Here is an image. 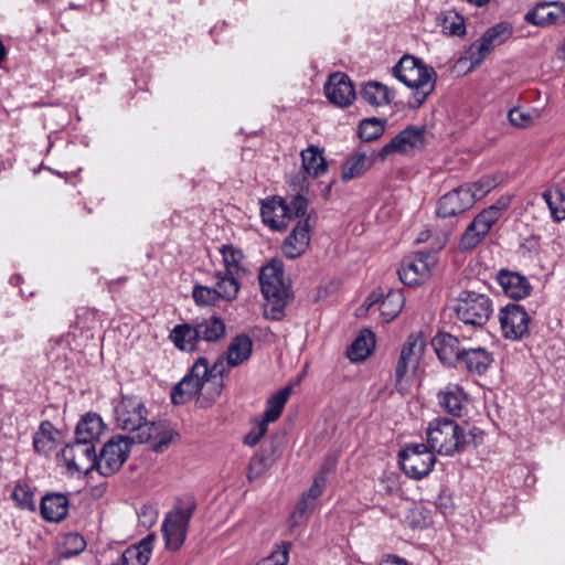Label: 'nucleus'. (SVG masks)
I'll list each match as a JSON object with an SVG mask.
<instances>
[{
	"instance_id": "nucleus-23",
	"label": "nucleus",
	"mask_w": 565,
	"mask_h": 565,
	"mask_svg": "<svg viewBox=\"0 0 565 565\" xmlns=\"http://www.w3.org/2000/svg\"><path fill=\"white\" fill-rule=\"evenodd\" d=\"M497 280L504 294L512 299L525 298L532 289L527 278L515 271L501 269Z\"/></svg>"
},
{
	"instance_id": "nucleus-12",
	"label": "nucleus",
	"mask_w": 565,
	"mask_h": 565,
	"mask_svg": "<svg viewBox=\"0 0 565 565\" xmlns=\"http://www.w3.org/2000/svg\"><path fill=\"white\" fill-rule=\"evenodd\" d=\"M513 33V29L508 22H499L489 28L480 39L470 44L466 51V58L472 66L479 65L491 50L508 41Z\"/></svg>"
},
{
	"instance_id": "nucleus-28",
	"label": "nucleus",
	"mask_w": 565,
	"mask_h": 565,
	"mask_svg": "<svg viewBox=\"0 0 565 565\" xmlns=\"http://www.w3.org/2000/svg\"><path fill=\"white\" fill-rule=\"evenodd\" d=\"M493 362L492 354L483 348L465 349L459 363L476 374H483Z\"/></svg>"
},
{
	"instance_id": "nucleus-15",
	"label": "nucleus",
	"mask_w": 565,
	"mask_h": 565,
	"mask_svg": "<svg viewBox=\"0 0 565 565\" xmlns=\"http://www.w3.org/2000/svg\"><path fill=\"white\" fill-rule=\"evenodd\" d=\"M433 264L434 258L429 253L419 252L405 258L397 274L404 285L417 286L429 278Z\"/></svg>"
},
{
	"instance_id": "nucleus-21",
	"label": "nucleus",
	"mask_w": 565,
	"mask_h": 565,
	"mask_svg": "<svg viewBox=\"0 0 565 565\" xmlns=\"http://www.w3.org/2000/svg\"><path fill=\"white\" fill-rule=\"evenodd\" d=\"M253 352V341L249 335L242 333L236 335L228 344L227 350L224 352L223 364L228 371V367H235L247 361ZM228 372L225 374V376Z\"/></svg>"
},
{
	"instance_id": "nucleus-2",
	"label": "nucleus",
	"mask_w": 565,
	"mask_h": 565,
	"mask_svg": "<svg viewBox=\"0 0 565 565\" xmlns=\"http://www.w3.org/2000/svg\"><path fill=\"white\" fill-rule=\"evenodd\" d=\"M284 275L282 266L270 262L262 267L258 276L265 298V315L270 320H281L287 303L292 299L290 285L285 281Z\"/></svg>"
},
{
	"instance_id": "nucleus-55",
	"label": "nucleus",
	"mask_w": 565,
	"mask_h": 565,
	"mask_svg": "<svg viewBox=\"0 0 565 565\" xmlns=\"http://www.w3.org/2000/svg\"><path fill=\"white\" fill-rule=\"evenodd\" d=\"M290 206V218L292 215L301 218L306 215L308 209V200L302 194H297L292 198Z\"/></svg>"
},
{
	"instance_id": "nucleus-1",
	"label": "nucleus",
	"mask_w": 565,
	"mask_h": 565,
	"mask_svg": "<svg viewBox=\"0 0 565 565\" xmlns=\"http://www.w3.org/2000/svg\"><path fill=\"white\" fill-rule=\"evenodd\" d=\"M226 373L222 359H217L210 366L207 359L200 356L188 374L172 387L171 402L174 405H182L199 394L215 401L222 393Z\"/></svg>"
},
{
	"instance_id": "nucleus-62",
	"label": "nucleus",
	"mask_w": 565,
	"mask_h": 565,
	"mask_svg": "<svg viewBox=\"0 0 565 565\" xmlns=\"http://www.w3.org/2000/svg\"><path fill=\"white\" fill-rule=\"evenodd\" d=\"M558 52H559V56L565 60V40H564V44L558 49Z\"/></svg>"
},
{
	"instance_id": "nucleus-36",
	"label": "nucleus",
	"mask_w": 565,
	"mask_h": 565,
	"mask_svg": "<svg viewBox=\"0 0 565 565\" xmlns=\"http://www.w3.org/2000/svg\"><path fill=\"white\" fill-rule=\"evenodd\" d=\"M11 499L20 510L36 511L35 489L25 481H18L14 484Z\"/></svg>"
},
{
	"instance_id": "nucleus-53",
	"label": "nucleus",
	"mask_w": 565,
	"mask_h": 565,
	"mask_svg": "<svg viewBox=\"0 0 565 565\" xmlns=\"http://www.w3.org/2000/svg\"><path fill=\"white\" fill-rule=\"evenodd\" d=\"M508 118L511 125L519 128H527L534 125L539 118V114H531L520 108H513L509 111Z\"/></svg>"
},
{
	"instance_id": "nucleus-11",
	"label": "nucleus",
	"mask_w": 565,
	"mask_h": 565,
	"mask_svg": "<svg viewBox=\"0 0 565 565\" xmlns=\"http://www.w3.org/2000/svg\"><path fill=\"white\" fill-rule=\"evenodd\" d=\"M132 444L122 435L114 436L103 446L99 457L96 456V470L105 477L117 472L128 459Z\"/></svg>"
},
{
	"instance_id": "nucleus-30",
	"label": "nucleus",
	"mask_w": 565,
	"mask_h": 565,
	"mask_svg": "<svg viewBox=\"0 0 565 565\" xmlns=\"http://www.w3.org/2000/svg\"><path fill=\"white\" fill-rule=\"evenodd\" d=\"M300 156L302 169L308 175L319 178L327 172L328 163L319 147L309 146L307 149L301 151Z\"/></svg>"
},
{
	"instance_id": "nucleus-4",
	"label": "nucleus",
	"mask_w": 565,
	"mask_h": 565,
	"mask_svg": "<svg viewBox=\"0 0 565 565\" xmlns=\"http://www.w3.org/2000/svg\"><path fill=\"white\" fill-rule=\"evenodd\" d=\"M147 408L140 397L122 395L115 407V418L118 427L128 430L126 437L132 443L150 441L157 428L154 422H147Z\"/></svg>"
},
{
	"instance_id": "nucleus-56",
	"label": "nucleus",
	"mask_w": 565,
	"mask_h": 565,
	"mask_svg": "<svg viewBox=\"0 0 565 565\" xmlns=\"http://www.w3.org/2000/svg\"><path fill=\"white\" fill-rule=\"evenodd\" d=\"M267 433V425L262 420L257 423V426L253 428L248 434L244 437V444L247 446H255L258 444L260 438Z\"/></svg>"
},
{
	"instance_id": "nucleus-5",
	"label": "nucleus",
	"mask_w": 565,
	"mask_h": 565,
	"mask_svg": "<svg viewBox=\"0 0 565 565\" xmlns=\"http://www.w3.org/2000/svg\"><path fill=\"white\" fill-rule=\"evenodd\" d=\"M451 309L456 318L465 326L482 328L493 312V303L486 292L463 289L455 298Z\"/></svg>"
},
{
	"instance_id": "nucleus-39",
	"label": "nucleus",
	"mask_w": 565,
	"mask_h": 565,
	"mask_svg": "<svg viewBox=\"0 0 565 565\" xmlns=\"http://www.w3.org/2000/svg\"><path fill=\"white\" fill-rule=\"evenodd\" d=\"M373 163V160L367 158L365 153H358L350 157L342 166L341 178L343 181L361 177L367 171Z\"/></svg>"
},
{
	"instance_id": "nucleus-54",
	"label": "nucleus",
	"mask_w": 565,
	"mask_h": 565,
	"mask_svg": "<svg viewBox=\"0 0 565 565\" xmlns=\"http://www.w3.org/2000/svg\"><path fill=\"white\" fill-rule=\"evenodd\" d=\"M327 484V477H326V469L322 468L319 475L313 479V482L309 490L303 494L305 497H308L311 501H316L318 498H320L323 493V490Z\"/></svg>"
},
{
	"instance_id": "nucleus-8",
	"label": "nucleus",
	"mask_w": 565,
	"mask_h": 565,
	"mask_svg": "<svg viewBox=\"0 0 565 565\" xmlns=\"http://www.w3.org/2000/svg\"><path fill=\"white\" fill-rule=\"evenodd\" d=\"M426 342L423 333H412L401 349L395 367V388L401 395L408 392V383L404 380L409 367H417L425 351Z\"/></svg>"
},
{
	"instance_id": "nucleus-60",
	"label": "nucleus",
	"mask_w": 565,
	"mask_h": 565,
	"mask_svg": "<svg viewBox=\"0 0 565 565\" xmlns=\"http://www.w3.org/2000/svg\"><path fill=\"white\" fill-rule=\"evenodd\" d=\"M154 541V535L153 534H149L147 535L146 537H143L138 544H136L138 547L140 548H147L148 551V555H151V551H152V543Z\"/></svg>"
},
{
	"instance_id": "nucleus-48",
	"label": "nucleus",
	"mask_w": 565,
	"mask_h": 565,
	"mask_svg": "<svg viewBox=\"0 0 565 565\" xmlns=\"http://www.w3.org/2000/svg\"><path fill=\"white\" fill-rule=\"evenodd\" d=\"M290 546L291 544L289 542H281L269 556L264 557L256 565H287Z\"/></svg>"
},
{
	"instance_id": "nucleus-35",
	"label": "nucleus",
	"mask_w": 565,
	"mask_h": 565,
	"mask_svg": "<svg viewBox=\"0 0 565 565\" xmlns=\"http://www.w3.org/2000/svg\"><path fill=\"white\" fill-rule=\"evenodd\" d=\"M405 297L402 290H390L379 305V311L384 322L392 321L403 309Z\"/></svg>"
},
{
	"instance_id": "nucleus-43",
	"label": "nucleus",
	"mask_w": 565,
	"mask_h": 565,
	"mask_svg": "<svg viewBox=\"0 0 565 565\" xmlns=\"http://www.w3.org/2000/svg\"><path fill=\"white\" fill-rule=\"evenodd\" d=\"M220 252L223 257V264L225 269L223 273H228L230 275H238L241 270H243L242 260L244 258V255L242 250L228 244L223 245Z\"/></svg>"
},
{
	"instance_id": "nucleus-42",
	"label": "nucleus",
	"mask_w": 565,
	"mask_h": 565,
	"mask_svg": "<svg viewBox=\"0 0 565 565\" xmlns=\"http://www.w3.org/2000/svg\"><path fill=\"white\" fill-rule=\"evenodd\" d=\"M439 26L446 35L462 36L466 33V24L462 15L456 11H446L439 18Z\"/></svg>"
},
{
	"instance_id": "nucleus-18",
	"label": "nucleus",
	"mask_w": 565,
	"mask_h": 565,
	"mask_svg": "<svg viewBox=\"0 0 565 565\" xmlns=\"http://www.w3.org/2000/svg\"><path fill=\"white\" fill-rule=\"evenodd\" d=\"M473 206L472 195L468 188L459 186L444 194L438 202L437 215L452 217Z\"/></svg>"
},
{
	"instance_id": "nucleus-9",
	"label": "nucleus",
	"mask_w": 565,
	"mask_h": 565,
	"mask_svg": "<svg viewBox=\"0 0 565 565\" xmlns=\"http://www.w3.org/2000/svg\"><path fill=\"white\" fill-rule=\"evenodd\" d=\"M435 455L425 444L406 445L398 454V463L409 478L420 480L434 468Z\"/></svg>"
},
{
	"instance_id": "nucleus-27",
	"label": "nucleus",
	"mask_w": 565,
	"mask_h": 565,
	"mask_svg": "<svg viewBox=\"0 0 565 565\" xmlns=\"http://www.w3.org/2000/svg\"><path fill=\"white\" fill-rule=\"evenodd\" d=\"M439 405L454 416H461L467 396L458 384H449L438 393Z\"/></svg>"
},
{
	"instance_id": "nucleus-26",
	"label": "nucleus",
	"mask_w": 565,
	"mask_h": 565,
	"mask_svg": "<svg viewBox=\"0 0 565 565\" xmlns=\"http://www.w3.org/2000/svg\"><path fill=\"white\" fill-rule=\"evenodd\" d=\"M492 225L479 213L462 233L459 242L461 250H471L491 230Z\"/></svg>"
},
{
	"instance_id": "nucleus-41",
	"label": "nucleus",
	"mask_w": 565,
	"mask_h": 565,
	"mask_svg": "<svg viewBox=\"0 0 565 565\" xmlns=\"http://www.w3.org/2000/svg\"><path fill=\"white\" fill-rule=\"evenodd\" d=\"M375 340L371 331L362 332L348 349V358L353 361H363L372 352Z\"/></svg>"
},
{
	"instance_id": "nucleus-51",
	"label": "nucleus",
	"mask_w": 565,
	"mask_h": 565,
	"mask_svg": "<svg viewBox=\"0 0 565 565\" xmlns=\"http://www.w3.org/2000/svg\"><path fill=\"white\" fill-rule=\"evenodd\" d=\"M497 182L492 177H483L477 182L466 184L465 188L469 189V192L472 195L473 204L476 201L482 199L487 193H489L494 186Z\"/></svg>"
},
{
	"instance_id": "nucleus-34",
	"label": "nucleus",
	"mask_w": 565,
	"mask_h": 565,
	"mask_svg": "<svg viewBox=\"0 0 565 565\" xmlns=\"http://www.w3.org/2000/svg\"><path fill=\"white\" fill-rule=\"evenodd\" d=\"M291 387L286 386L274 395H271L266 403V409L263 415L262 422L268 425L279 418L281 415L284 407L290 396Z\"/></svg>"
},
{
	"instance_id": "nucleus-25",
	"label": "nucleus",
	"mask_w": 565,
	"mask_h": 565,
	"mask_svg": "<svg viewBox=\"0 0 565 565\" xmlns=\"http://www.w3.org/2000/svg\"><path fill=\"white\" fill-rule=\"evenodd\" d=\"M105 429L102 417L97 413H87L77 423L75 428V439L94 444L98 440Z\"/></svg>"
},
{
	"instance_id": "nucleus-45",
	"label": "nucleus",
	"mask_w": 565,
	"mask_h": 565,
	"mask_svg": "<svg viewBox=\"0 0 565 565\" xmlns=\"http://www.w3.org/2000/svg\"><path fill=\"white\" fill-rule=\"evenodd\" d=\"M385 122L377 118H369L361 121L359 136L363 141H372L383 135Z\"/></svg>"
},
{
	"instance_id": "nucleus-63",
	"label": "nucleus",
	"mask_w": 565,
	"mask_h": 565,
	"mask_svg": "<svg viewBox=\"0 0 565 565\" xmlns=\"http://www.w3.org/2000/svg\"><path fill=\"white\" fill-rule=\"evenodd\" d=\"M126 280H127V278H126V277H120V278H118L117 280H111V281H109V286H111V285H113V284H115V282L124 284Z\"/></svg>"
},
{
	"instance_id": "nucleus-32",
	"label": "nucleus",
	"mask_w": 565,
	"mask_h": 565,
	"mask_svg": "<svg viewBox=\"0 0 565 565\" xmlns=\"http://www.w3.org/2000/svg\"><path fill=\"white\" fill-rule=\"evenodd\" d=\"M360 94L361 97L372 106L388 104L394 98V93L379 82L366 83Z\"/></svg>"
},
{
	"instance_id": "nucleus-44",
	"label": "nucleus",
	"mask_w": 565,
	"mask_h": 565,
	"mask_svg": "<svg viewBox=\"0 0 565 565\" xmlns=\"http://www.w3.org/2000/svg\"><path fill=\"white\" fill-rule=\"evenodd\" d=\"M86 547L85 539L78 533H67L63 537L60 556L71 558L81 554Z\"/></svg>"
},
{
	"instance_id": "nucleus-49",
	"label": "nucleus",
	"mask_w": 565,
	"mask_h": 565,
	"mask_svg": "<svg viewBox=\"0 0 565 565\" xmlns=\"http://www.w3.org/2000/svg\"><path fill=\"white\" fill-rule=\"evenodd\" d=\"M156 430L150 440H153L151 449L153 451H162L166 449L173 440L174 436H178L172 429H163V426L159 423H156Z\"/></svg>"
},
{
	"instance_id": "nucleus-16",
	"label": "nucleus",
	"mask_w": 565,
	"mask_h": 565,
	"mask_svg": "<svg viewBox=\"0 0 565 565\" xmlns=\"http://www.w3.org/2000/svg\"><path fill=\"white\" fill-rule=\"evenodd\" d=\"M524 20L535 26L565 23V3L561 1L540 2L524 15Z\"/></svg>"
},
{
	"instance_id": "nucleus-61",
	"label": "nucleus",
	"mask_w": 565,
	"mask_h": 565,
	"mask_svg": "<svg viewBox=\"0 0 565 565\" xmlns=\"http://www.w3.org/2000/svg\"><path fill=\"white\" fill-rule=\"evenodd\" d=\"M332 185H333V182H330V183L328 184V186L324 189V191H323V196H324L326 199L329 196V194H330V192H331V188H332Z\"/></svg>"
},
{
	"instance_id": "nucleus-57",
	"label": "nucleus",
	"mask_w": 565,
	"mask_h": 565,
	"mask_svg": "<svg viewBox=\"0 0 565 565\" xmlns=\"http://www.w3.org/2000/svg\"><path fill=\"white\" fill-rule=\"evenodd\" d=\"M307 173L299 172L295 177H292L289 181L291 185L295 186L299 192L307 191L308 190V182H307Z\"/></svg>"
},
{
	"instance_id": "nucleus-17",
	"label": "nucleus",
	"mask_w": 565,
	"mask_h": 565,
	"mask_svg": "<svg viewBox=\"0 0 565 565\" xmlns=\"http://www.w3.org/2000/svg\"><path fill=\"white\" fill-rule=\"evenodd\" d=\"M324 94L328 100L338 107H347L355 98V90L350 77L340 72L329 76L324 85Z\"/></svg>"
},
{
	"instance_id": "nucleus-64",
	"label": "nucleus",
	"mask_w": 565,
	"mask_h": 565,
	"mask_svg": "<svg viewBox=\"0 0 565 565\" xmlns=\"http://www.w3.org/2000/svg\"><path fill=\"white\" fill-rule=\"evenodd\" d=\"M440 508H443V514H447V510L449 509L447 505H441Z\"/></svg>"
},
{
	"instance_id": "nucleus-7",
	"label": "nucleus",
	"mask_w": 565,
	"mask_h": 565,
	"mask_svg": "<svg viewBox=\"0 0 565 565\" xmlns=\"http://www.w3.org/2000/svg\"><path fill=\"white\" fill-rule=\"evenodd\" d=\"M195 510V500L188 498L167 513L162 523V534L168 550L175 552L181 548Z\"/></svg>"
},
{
	"instance_id": "nucleus-40",
	"label": "nucleus",
	"mask_w": 565,
	"mask_h": 565,
	"mask_svg": "<svg viewBox=\"0 0 565 565\" xmlns=\"http://www.w3.org/2000/svg\"><path fill=\"white\" fill-rule=\"evenodd\" d=\"M275 448L271 446L269 449H262L254 455L248 465L247 478L253 481L260 477L267 469L275 462Z\"/></svg>"
},
{
	"instance_id": "nucleus-20",
	"label": "nucleus",
	"mask_w": 565,
	"mask_h": 565,
	"mask_svg": "<svg viewBox=\"0 0 565 565\" xmlns=\"http://www.w3.org/2000/svg\"><path fill=\"white\" fill-rule=\"evenodd\" d=\"M311 218L310 214L305 220L298 221L291 233L285 238L281 249L287 258L295 259L306 252L310 243Z\"/></svg>"
},
{
	"instance_id": "nucleus-33",
	"label": "nucleus",
	"mask_w": 565,
	"mask_h": 565,
	"mask_svg": "<svg viewBox=\"0 0 565 565\" xmlns=\"http://www.w3.org/2000/svg\"><path fill=\"white\" fill-rule=\"evenodd\" d=\"M194 326L200 341L216 342L225 335V323L220 317H210Z\"/></svg>"
},
{
	"instance_id": "nucleus-59",
	"label": "nucleus",
	"mask_w": 565,
	"mask_h": 565,
	"mask_svg": "<svg viewBox=\"0 0 565 565\" xmlns=\"http://www.w3.org/2000/svg\"><path fill=\"white\" fill-rule=\"evenodd\" d=\"M380 565H409L404 558L388 555L384 559L381 561Z\"/></svg>"
},
{
	"instance_id": "nucleus-58",
	"label": "nucleus",
	"mask_w": 565,
	"mask_h": 565,
	"mask_svg": "<svg viewBox=\"0 0 565 565\" xmlns=\"http://www.w3.org/2000/svg\"><path fill=\"white\" fill-rule=\"evenodd\" d=\"M383 299L382 292H372L367 296L365 300L366 310H371L376 303H381V300Z\"/></svg>"
},
{
	"instance_id": "nucleus-38",
	"label": "nucleus",
	"mask_w": 565,
	"mask_h": 565,
	"mask_svg": "<svg viewBox=\"0 0 565 565\" xmlns=\"http://www.w3.org/2000/svg\"><path fill=\"white\" fill-rule=\"evenodd\" d=\"M55 428L49 420L40 424L38 431L33 436V447L39 454L46 455L53 450L55 445Z\"/></svg>"
},
{
	"instance_id": "nucleus-14",
	"label": "nucleus",
	"mask_w": 565,
	"mask_h": 565,
	"mask_svg": "<svg viewBox=\"0 0 565 565\" xmlns=\"http://www.w3.org/2000/svg\"><path fill=\"white\" fill-rule=\"evenodd\" d=\"M502 335L509 340H521L530 332L531 318L525 308L519 303H508L499 311Z\"/></svg>"
},
{
	"instance_id": "nucleus-52",
	"label": "nucleus",
	"mask_w": 565,
	"mask_h": 565,
	"mask_svg": "<svg viewBox=\"0 0 565 565\" xmlns=\"http://www.w3.org/2000/svg\"><path fill=\"white\" fill-rule=\"evenodd\" d=\"M313 509L315 502L308 499V497L302 495L290 516V527L298 526Z\"/></svg>"
},
{
	"instance_id": "nucleus-10",
	"label": "nucleus",
	"mask_w": 565,
	"mask_h": 565,
	"mask_svg": "<svg viewBox=\"0 0 565 565\" xmlns=\"http://www.w3.org/2000/svg\"><path fill=\"white\" fill-rule=\"evenodd\" d=\"M427 145L426 128L424 126H407L405 129L394 136L379 152L381 160L388 154L399 153L413 157L420 152Z\"/></svg>"
},
{
	"instance_id": "nucleus-19",
	"label": "nucleus",
	"mask_w": 565,
	"mask_h": 565,
	"mask_svg": "<svg viewBox=\"0 0 565 565\" xmlns=\"http://www.w3.org/2000/svg\"><path fill=\"white\" fill-rule=\"evenodd\" d=\"M260 215L265 225L281 231L290 222V206L282 198L273 196L262 201Z\"/></svg>"
},
{
	"instance_id": "nucleus-50",
	"label": "nucleus",
	"mask_w": 565,
	"mask_h": 565,
	"mask_svg": "<svg viewBox=\"0 0 565 565\" xmlns=\"http://www.w3.org/2000/svg\"><path fill=\"white\" fill-rule=\"evenodd\" d=\"M510 203L511 199L509 196H501L494 204L480 212V214L493 226L510 206Z\"/></svg>"
},
{
	"instance_id": "nucleus-3",
	"label": "nucleus",
	"mask_w": 565,
	"mask_h": 565,
	"mask_svg": "<svg viewBox=\"0 0 565 565\" xmlns=\"http://www.w3.org/2000/svg\"><path fill=\"white\" fill-rule=\"evenodd\" d=\"M393 74L404 85L415 89L408 102L411 108H419L435 88L436 72L414 56L404 55L393 67Z\"/></svg>"
},
{
	"instance_id": "nucleus-46",
	"label": "nucleus",
	"mask_w": 565,
	"mask_h": 565,
	"mask_svg": "<svg viewBox=\"0 0 565 565\" xmlns=\"http://www.w3.org/2000/svg\"><path fill=\"white\" fill-rule=\"evenodd\" d=\"M150 559L147 548H140L136 544L127 547L121 557L122 565H147Z\"/></svg>"
},
{
	"instance_id": "nucleus-37",
	"label": "nucleus",
	"mask_w": 565,
	"mask_h": 565,
	"mask_svg": "<svg viewBox=\"0 0 565 565\" xmlns=\"http://www.w3.org/2000/svg\"><path fill=\"white\" fill-rule=\"evenodd\" d=\"M551 216L555 222L565 220V193L561 186H551L543 192Z\"/></svg>"
},
{
	"instance_id": "nucleus-24",
	"label": "nucleus",
	"mask_w": 565,
	"mask_h": 565,
	"mask_svg": "<svg viewBox=\"0 0 565 565\" xmlns=\"http://www.w3.org/2000/svg\"><path fill=\"white\" fill-rule=\"evenodd\" d=\"M42 518L49 522H61L68 513V499L63 493H46L40 503Z\"/></svg>"
},
{
	"instance_id": "nucleus-6",
	"label": "nucleus",
	"mask_w": 565,
	"mask_h": 565,
	"mask_svg": "<svg viewBox=\"0 0 565 565\" xmlns=\"http://www.w3.org/2000/svg\"><path fill=\"white\" fill-rule=\"evenodd\" d=\"M429 450L444 456H451L461 451L466 445L462 428L452 419L435 418L426 430Z\"/></svg>"
},
{
	"instance_id": "nucleus-47",
	"label": "nucleus",
	"mask_w": 565,
	"mask_h": 565,
	"mask_svg": "<svg viewBox=\"0 0 565 565\" xmlns=\"http://www.w3.org/2000/svg\"><path fill=\"white\" fill-rule=\"evenodd\" d=\"M192 297L200 306H215L220 300L214 287H206L202 285H195L193 287Z\"/></svg>"
},
{
	"instance_id": "nucleus-29",
	"label": "nucleus",
	"mask_w": 565,
	"mask_h": 565,
	"mask_svg": "<svg viewBox=\"0 0 565 565\" xmlns=\"http://www.w3.org/2000/svg\"><path fill=\"white\" fill-rule=\"evenodd\" d=\"M169 339L180 351L191 352L198 349L200 342L194 324H177L170 332Z\"/></svg>"
},
{
	"instance_id": "nucleus-13",
	"label": "nucleus",
	"mask_w": 565,
	"mask_h": 565,
	"mask_svg": "<svg viewBox=\"0 0 565 565\" xmlns=\"http://www.w3.org/2000/svg\"><path fill=\"white\" fill-rule=\"evenodd\" d=\"M61 458L71 473H89L96 469V450L94 444L76 440L61 450Z\"/></svg>"
},
{
	"instance_id": "nucleus-31",
	"label": "nucleus",
	"mask_w": 565,
	"mask_h": 565,
	"mask_svg": "<svg viewBox=\"0 0 565 565\" xmlns=\"http://www.w3.org/2000/svg\"><path fill=\"white\" fill-rule=\"evenodd\" d=\"M237 276L238 275H230L228 273H223L221 270L214 273V290L217 292L220 299L232 301L237 297L239 291Z\"/></svg>"
},
{
	"instance_id": "nucleus-22",
	"label": "nucleus",
	"mask_w": 565,
	"mask_h": 565,
	"mask_svg": "<svg viewBox=\"0 0 565 565\" xmlns=\"http://www.w3.org/2000/svg\"><path fill=\"white\" fill-rule=\"evenodd\" d=\"M433 345L438 359L443 364L447 365H456L459 363L465 350L460 348L458 338L449 333H438L433 339Z\"/></svg>"
}]
</instances>
